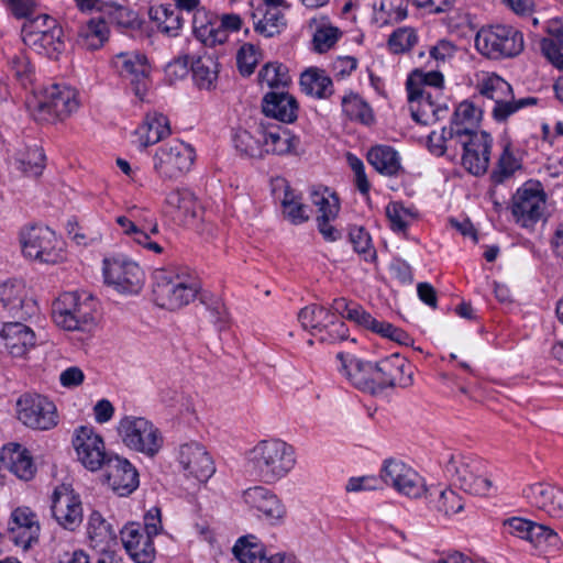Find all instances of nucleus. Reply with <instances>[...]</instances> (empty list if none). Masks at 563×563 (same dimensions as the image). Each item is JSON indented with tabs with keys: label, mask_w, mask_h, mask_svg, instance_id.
<instances>
[{
	"label": "nucleus",
	"mask_w": 563,
	"mask_h": 563,
	"mask_svg": "<svg viewBox=\"0 0 563 563\" xmlns=\"http://www.w3.org/2000/svg\"><path fill=\"white\" fill-rule=\"evenodd\" d=\"M342 109L352 120H357L364 124L373 122L372 109L355 93H349L342 98Z\"/></svg>",
	"instance_id": "nucleus-52"
},
{
	"label": "nucleus",
	"mask_w": 563,
	"mask_h": 563,
	"mask_svg": "<svg viewBox=\"0 0 563 563\" xmlns=\"http://www.w3.org/2000/svg\"><path fill=\"white\" fill-rule=\"evenodd\" d=\"M418 42L416 30L409 26L399 27L388 38V47L394 54L410 51Z\"/></svg>",
	"instance_id": "nucleus-53"
},
{
	"label": "nucleus",
	"mask_w": 563,
	"mask_h": 563,
	"mask_svg": "<svg viewBox=\"0 0 563 563\" xmlns=\"http://www.w3.org/2000/svg\"><path fill=\"white\" fill-rule=\"evenodd\" d=\"M476 49L489 59L500 60L518 56L525 48L521 31L511 25L496 24L482 27L475 37Z\"/></svg>",
	"instance_id": "nucleus-4"
},
{
	"label": "nucleus",
	"mask_w": 563,
	"mask_h": 563,
	"mask_svg": "<svg viewBox=\"0 0 563 563\" xmlns=\"http://www.w3.org/2000/svg\"><path fill=\"white\" fill-rule=\"evenodd\" d=\"M73 444L78 461L89 471H98L108 463L104 442L91 427L82 426L75 431Z\"/></svg>",
	"instance_id": "nucleus-16"
},
{
	"label": "nucleus",
	"mask_w": 563,
	"mask_h": 563,
	"mask_svg": "<svg viewBox=\"0 0 563 563\" xmlns=\"http://www.w3.org/2000/svg\"><path fill=\"white\" fill-rule=\"evenodd\" d=\"M96 302L89 294L68 291L53 303L55 323L68 331L84 330L93 322Z\"/></svg>",
	"instance_id": "nucleus-6"
},
{
	"label": "nucleus",
	"mask_w": 563,
	"mask_h": 563,
	"mask_svg": "<svg viewBox=\"0 0 563 563\" xmlns=\"http://www.w3.org/2000/svg\"><path fill=\"white\" fill-rule=\"evenodd\" d=\"M476 88L482 96L495 102L492 114L496 121L503 122L514 114L512 88L504 78L495 73H485L478 78Z\"/></svg>",
	"instance_id": "nucleus-17"
},
{
	"label": "nucleus",
	"mask_w": 563,
	"mask_h": 563,
	"mask_svg": "<svg viewBox=\"0 0 563 563\" xmlns=\"http://www.w3.org/2000/svg\"><path fill=\"white\" fill-rule=\"evenodd\" d=\"M165 202L175 221L187 227H198L202 208L190 190L173 189L167 194Z\"/></svg>",
	"instance_id": "nucleus-24"
},
{
	"label": "nucleus",
	"mask_w": 563,
	"mask_h": 563,
	"mask_svg": "<svg viewBox=\"0 0 563 563\" xmlns=\"http://www.w3.org/2000/svg\"><path fill=\"white\" fill-rule=\"evenodd\" d=\"M40 530L37 516L31 508L23 506L12 511L9 532L15 545L24 551L31 549L38 542Z\"/></svg>",
	"instance_id": "nucleus-21"
},
{
	"label": "nucleus",
	"mask_w": 563,
	"mask_h": 563,
	"mask_svg": "<svg viewBox=\"0 0 563 563\" xmlns=\"http://www.w3.org/2000/svg\"><path fill=\"white\" fill-rule=\"evenodd\" d=\"M377 391L387 387L406 388L412 384V366L398 353L382 358L375 364Z\"/></svg>",
	"instance_id": "nucleus-18"
},
{
	"label": "nucleus",
	"mask_w": 563,
	"mask_h": 563,
	"mask_svg": "<svg viewBox=\"0 0 563 563\" xmlns=\"http://www.w3.org/2000/svg\"><path fill=\"white\" fill-rule=\"evenodd\" d=\"M300 87L306 95L325 98L332 93L333 84L324 70L310 68L301 74Z\"/></svg>",
	"instance_id": "nucleus-41"
},
{
	"label": "nucleus",
	"mask_w": 563,
	"mask_h": 563,
	"mask_svg": "<svg viewBox=\"0 0 563 563\" xmlns=\"http://www.w3.org/2000/svg\"><path fill=\"white\" fill-rule=\"evenodd\" d=\"M520 168L521 158L514 154V152L510 150V144L508 143L499 158L498 169L493 173V179L497 184L504 183Z\"/></svg>",
	"instance_id": "nucleus-54"
},
{
	"label": "nucleus",
	"mask_w": 563,
	"mask_h": 563,
	"mask_svg": "<svg viewBox=\"0 0 563 563\" xmlns=\"http://www.w3.org/2000/svg\"><path fill=\"white\" fill-rule=\"evenodd\" d=\"M177 460L187 477L206 482L214 473V464L206 448L198 442L184 443L178 449Z\"/></svg>",
	"instance_id": "nucleus-19"
},
{
	"label": "nucleus",
	"mask_w": 563,
	"mask_h": 563,
	"mask_svg": "<svg viewBox=\"0 0 563 563\" xmlns=\"http://www.w3.org/2000/svg\"><path fill=\"white\" fill-rule=\"evenodd\" d=\"M52 514L63 528L74 531L82 521L79 496L69 486L56 487L52 496Z\"/></svg>",
	"instance_id": "nucleus-20"
},
{
	"label": "nucleus",
	"mask_w": 563,
	"mask_h": 563,
	"mask_svg": "<svg viewBox=\"0 0 563 563\" xmlns=\"http://www.w3.org/2000/svg\"><path fill=\"white\" fill-rule=\"evenodd\" d=\"M191 70L196 84L203 89H210L218 77V64L209 55L192 60Z\"/></svg>",
	"instance_id": "nucleus-48"
},
{
	"label": "nucleus",
	"mask_w": 563,
	"mask_h": 563,
	"mask_svg": "<svg viewBox=\"0 0 563 563\" xmlns=\"http://www.w3.org/2000/svg\"><path fill=\"white\" fill-rule=\"evenodd\" d=\"M104 467L107 482L119 496H129L139 487V473L126 459L111 456Z\"/></svg>",
	"instance_id": "nucleus-26"
},
{
	"label": "nucleus",
	"mask_w": 563,
	"mask_h": 563,
	"mask_svg": "<svg viewBox=\"0 0 563 563\" xmlns=\"http://www.w3.org/2000/svg\"><path fill=\"white\" fill-rule=\"evenodd\" d=\"M20 244L26 258L46 264L57 263L62 258L60 242L48 227L31 225L22 229Z\"/></svg>",
	"instance_id": "nucleus-9"
},
{
	"label": "nucleus",
	"mask_w": 563,
	"mask_h": 563,
	"mask_svg": "<svg viewBox=\"0 0 563 563\" xmlns=\"http://www.w3.org/2000/svg\"><path fill=\"white\" fill-rule=\"evenodd\" d=\"M368 163L380 174L396 176L400 169V157L391 146L377 144L367 153Z\"/></svg>",
	"instance_id": "nucleus-38"
},
{
	"label": "nucleus",
	"mask_w": 563,
	"mask_h": 563,
	"mask_svg": "<svg viewBox=\"0 0 563 563\" xmlns=\"http://www.w3.org/2000/svg\"><path fill=\"white\" fill-rule=\"evenodd\" d=\"M108 22L106 18L91 19L82 29L81 35L87 40L89 47L96 49L100 47L108 36Z\"/></svg>",
	"instance_id": "nucleus-56"
},
{
	"label": "nucleus",
	"mask_w": 563,
	"mask_h": 563,
	"mask_svg": "<svg viewBox=\"0 0 563 563\" xmlns=\"http://www.w3.org/2000/svg\"><path fill=\"white\" fill-rule=\"evenodd\" d=\"M386 216L390 222L391 230L395 232H405L409 225V220L413 217L400 202L388 203Z\"/></svg>",
	"instance_id": "nucleus-57"
},
{
	"label": "nucleus",
	"mask_w": 563,
	"mask_h": 563,
	"mask_svg": "<svg viewBox=\"0 0 563 563\" xmlns=\"http://www.w3.org/2000/svg\"><path fill=\"white\" fill-rule=\"evenodd\" d=\"M244 501L253 509L265 516L272 522L284 519L286 508L279 498L263 486H254L243 493Z\"/></svg>",
	"instance_id": "nucleus-28"
},
{
	"label": "nucleus",
	"mask_w": 563,
	"mask_h": 563,
	"mask_svg": "<svg viewBox=\"0 0 563 563\" xmlns=\"http://www.w3.org/2000/svg\"><path fill=\"white\" fill-rule=\"evenodd\" d=\"M103 18H106L108 24L125 29L133 24L135 14L124 7L108 4L106 15Z\"/></svg>",
	"instance_id": "nucleus-60"
},
{
	"label": "nucleus",
	"mask_w": 563,
	"mask_h": 563,
	"mask_svg": "<svg viewBox=\"0 0 563 563\" xmlns=\"http://www.w3.org/2000/svg\"><path fill=\"white\" fill-rule=\"evenodd\" d=\"M338 358L341 361L340 371L355 387L371 394L378 393L377 383L375 382V364L354 357L345 358L343 353H339Z\"/></svg>",
	"instance_id": "nucleus-29"
},
{
	"label": "nucleus",
	"mask_w": 563,
	"mask_h": 563,
	"mask_svg": "<svg viewBox=\"0 0 563 563\" xmlns=\"http://www.w3.org/2000/svg\"><path fill=\"white\" fill-rule=\"evenodd\" d=\"M427 87L429 90L441 95L443 86V75L440 71H423L421 69L413 70L407 79L406 87L412 86Z\"/></svg>",
	"instance_id": "nucleus-55"
},
{
	"label": "nucleus",
	"mask_w": 563,
	"mask_h": 563,
	"mask_svg": "<svg viewBox=\"0 0 563 563\" xmlns=\"http://www.w3.org/2000/svg\"><path fill=\"white\" fill-rule=\"evenodd\" d=\"M134 134L139 141H163L172 134L169 120L162 113H148Z\"/></svg>",
	"instance_id": "nucleus-40"
},
{
	"label": "nucleus",
	"mask_w": 563,
	"mask_h": 563,
	"mask_svg": "<svg viewBox=\"0 0 563 563\" xmlns=\"http://www.w3.org/2000/svg\"><path fill=\"white\" fill-rule=\"evenodd\" d=\"M382 478L398 493L410 498H419L428 493L423 478L400 460H386L382 470Z\"/></svg>",
	"instance_id": "nucleus-14"
},
{
	"label": "nucleus",
	"mask_w": 563,
	"mask_h": 563,
	"mask_svg": "<svg viewBox=\"0 0 563 563\" xmlns=\"http://www.w3.org/2000/svg\"><path fill=\"white\" fill-rule=\"evenodd\" d=\"M195 36L205 45L214 46L227 41V34L218 27L217 18L205 8L197 9L192 16Z\"/></svg>",
	"instance_id": "nucleus-34"
},
{
	"label": "nucleus",
	"mask_w": 563,
	"mask_h": 563,
	"mask_svg": "<svg viewBox=\"0 0 563 563\" xmlns=\"http://www.w3.org/2000/svg\"><path fill=\"white\" fill-rule=\"evenodd\" d=\"M273 195L280 200L282 213L291 224L298 225L309 220L308 207L301 197L289 186L284 177H275L271 181Z\"/></svg>",
	"instance_id": "nucleus-23"
},
{
	"label": "nucleus",
	"mask_w": 563,
	"mask_h": 563,
	"mask_svg": "<svg viewBox=\"0 0 563 563\" xmlns=\"http://www.w3.org/2000/svg\"><path fill=\"white\" fill-rule=\"evenodd\" d=\"M238 66L243 76H250L258 63V54L252 44H244L238 52Z\"/></svg>",
	"instance_id": "nucleus-61"
},
{
	"label": "nucleus",
	"mask_w": 563,
	"mask_h": 563,
	"mask_svg": "<svg viewBox=\"0 0 563 563\" xmlns=\"http://www.w3.org/2000/svg\"><path fill=\"white\" fill-rule=\"evenodd\" d=\"M111 64L121 77L130 78L133 84H140L150 73L146 56L139 52L119 53Z\"/></svg>",
	"instance_id": "nucleus-35"
},
{
	"label": "nucleus",
	"mask_w": 563,
	"mask_h": 563,
	"mask_svg": "<svg viewBox=\"0 0 563 563\" xmlns=\"http://www.w3.org/2000/svg\"><path fill=\"white\" fill-rule=\"evenodd\" d=\"M527 497L531 503L554 518H563V490L545 484L529 487Z\"/></svg>",
	"instance_id": "nucleus-33"
},
{
	"label": "nucleus",
	"mask_w": 563,
	"mask_h": 563,
	"mask_svg": "<svg viewBox=\"0 0 563 563\" xmlns=\"http://www.w3.org/2000/svg\"><path fill=\"white\" fill-rule=\"evenodd\" d=\"M263 113L283 123H292L298 117V102L284 90H272L263 97Z\"/></svg>",
	"instance_id": "nucleus-30"
},
{
	"label": "nucleus",
	"mask_w": 563,
	"mask_h": 563,
	"mask_svg": "<svg viewBox=\"0 0 563 563\" xmlns=\"http://www.w3.org/2000/svg\"><path fill=\"white\" fill-rule=\"evenodd\" d=\"M333 313L328 308L319 305H309L302 308L298 313V320L301 325L310 330L314 336L324 331Z\"/></svg>",
	"instance_id": "nucleus-43"
},
{
	"label": "nucleus",
	"mask_w": 563,
	"mask_h": 563,
	"mask_svg": "<svg viewBox=\"0 0 563 563\" xmlns=\"http://www.w3.org/2000/svg\"><path fill=\"white\" fill-rule=\"evenodd\" d=\"M103 275L108 285L123 294H137L144 282L142 268L123 257L104 260Z\"/></svg>",
	"instance_id": "nucleus-15"
},
{
	"label": "nucleus",
	"mask_w": 563,
	"mask_h": 563,
	"mask_svg": "<svg viewBox=\"0 0 563 563\" xmlns=\"http://www.w3.org/2000/svg\"><path fill=\"white\" fill-rule=\"evenodd\" d=\"M262 86L266 85L273 90H283L290 82L288 69L280 63H267L258 73Z\"/></svg>",
	"instance_id": "nucleus-50"
},
{
	"label": "nucleus",
	"mask_w": 563,
	"mask_h": 563,
	"mask_svg": "<svg viewBox=\"0 0 563 563\" xmlns=\"http://www.w3.org/2000/svg\"><path fill=\"white\" fill-rule=\"evenodd\" d=\"M123 443L147 456H155L163 446V435L153 422L134 416H125L118 427Z\"/></svg>",
	"instance_id": "nucleus-8"
},
{
	"label": "nucleus",
	"mask_w": 563,
	"mask_h": 563,
	"mask_svg": "<svg viewBox=\"0 0 563 563\" xmlns=\"http://www.w3.org/2000/svg\"><path fill=\"white\" fill-rule=\"evenodd\" d=\"M87 532L93 547H101L102 549L114 538V531L111 526L98 511L91 512L88 520Z\"/></svg>",
	"instance_id": "nucleus-51"
},
{
	"label": "nucleus",
	"mask_w": 563,
	"mask_h": 563,
	"mask_svg": "<svg viewBox=\"0 0 563 563\" xmlns=\"http://www.w3.org/2000/svg\"><path fill=\"white\" fill-rule=\"evenodd\" d=\"M0 336L13 357H24L36 345L34 331L20 321L4 323Z\"/></svg>",
	"instance_id": "nucleus-27"
},
{
	"label": "nucleus",
	"mask_w": 563,
	"mask_h": 563,
	"mask_svg": "<svg viewBox=\"0 0 563 563\" xmlns=\"http://www.w3.org/2000/svg\"><path fill=\"white\" fill-rule=\"evenodd\" d=\"M440 104H431L426 101L409 102V110L412 119L421 124H428L432 120Z\"/></svg>",
	"instance_id": "nucleus-63"
},
{
	"label": "nucleus",
	"mask_w": 563,
	"mask_h": 563,
	"mask_svg": "<svg viewBox=\"0 0 563 563\" xmlns=\"http://www.w3.org/2000/svg\"><path fill=\"white\" fill-rule=\"evenodd\" d=\"M250 462L266 483H274L294 468L295 449L279 439L262 440L250 451Z\"/></svg>",
	"instance_id": "nucleus-2"
},
{
	"label": "nucleus",
	"mask_w": 563,
	"mask_h": 563,
	"mask_svg": "<svg viewBox=\"0 0 563 563\" xmlns=\"http://www.w3.org/2000/svg\"><path fill=\"white\" fill-rule=\"evenodd\" d=\"M432 507L446 516L460 512L463 509L462 498L452 489L434 490L427 493Z\"/></svg>",
	"instance_id": "nucleus-49"
},
{
	"label": "nucleus",
	"mask_w": 563,
	"mask_h": 563,
	"mask_svg": "<svg viewBox=\"0 0 563 563\" xmlns=\"http://www.w3.org/2000/svg\"><path fill=\"white\" fill-rule=\"evenodd\" d=\"M1 463L4 468L22 481L32 479L36 472L30 452L19 443H9L3 446Z\"/></svg>",
	"instance_id": "nucleus-32"
},
{
	"label": "nucleus",
	"mask_w": 563,
	"mask_h": 563,
	"mask_svg": "<svg viewBox=\"0 0 563 563\" xmlns=\"http://www.w3.org/2000/svg\"><path fill=\"white\" fill-rule=\"evenodd\" d=\"M16 418L33 430H49L57 426L58 415L55 404L38 394H23L15 405Z\"/></svg>",
	"instance_id": "nucleus-10"
},
{
	"label": "nucleus",
	"mask_w": 563,
	"mask_h": 563,
	"mask_svg": "<svg viewBox=\"0 0 563 563\" xmlns=\"http://www.w3.org/2000/svg\"><path fill=\"white\" fill-rule=\"evenodd\" d=\"M79 108L78 92L66 85H52L44 90L36 109V119L54 122L65 120Z\"/></svg>",
	"instance_id": "nucleus-11"
},
{
	"label": "nucleus",
	"mask_w": 563,
	"mask_h": 563,
	"mask_svg": "<svg viewBox=\"0 0 563 563\" xmlns=\"http://www.w3.org/2000/svg\"><path fill=\"white\" fill-rule=\"evenodd\" d=\"M349 238L354 250L362 254H373L372 239L367 231L362 227H352L349 231Z\"/></svg>",
	"instance_id": "nucleus-64"
},
{
	"label": "nucleus",
	"mask_w": 563,
	"mask_h": 563,
	"mask_svg": "<svg viewBox=\"0 0 563 563\" xmlns=\"http://www.w3.org/2000/svg\"><path fill=\"white\" fill-rule=\"evenodd\" d=\"M318 338L321 342L333 344L346 340L349 338V329L343 321L332 314L327 328L318 334Z\"/></svg>",
	"instance_id": "nucleus-58"
},
{
	"label": "nucleus",
	"mask_w": 563,
	"mask_h": 563,
	"mask_svg": "<svg viewBox=\"0 0 563 563\" xmlns=\"http://www.w3.org/2000/svg\"><path fill=\"white\" fill-rule=\"evenodd\" d=\"M21 34L27 47L48 58H57L65 48L62 26L47 14L27 19L23 23Z\"/></svg>",
	"instance_id": "nucleus-5"
},
{
	"label": "nucleus",
	"mask_w": 563,
	"mask_h": 563,
	"mask_svg": "<svg viewBox=\"0 0 563 563\" xmlns=\"http://www.w3.org/2000/svg\"><path fill=\"white\" fill-rule=\"evenodd\" d=\"M482 110L473 102L464 100L455 109L450 126V137L467 136L470 141L477 137Z\"/></svg>",
	"instance_id": "nucleus-31"
},
{
	"label": "nucleus",
	"mask_w": 563,
	"mask_h": 563,
	"mask_svg": "<svg viewBox=\"0 0 563 563\" xmlns=\"http://www.w3.org/2000/svg\"><path fill=\"white\" fill-rule=\"evenodd\" d=\"M376 21L382 24H391L407 16L406 0H379L373 4Z\"/></svg>",
	"instance_id": "nucleus-47"
},
{
	"label": "nucleus",
	"mask_w": 563,
	"mask_h": 563,
	"mask_svg": "<svg viewBox=\"0 0 563 563\" xmlns=\"http://www.w3.org/2000/svg\"><path fill=\"white\" fill-rule=\"evenodd\" d=\"M122 233L132 239L146 251L155 254L163 253V246L153 238L159 234L158 224L155 219L142 218L140 210L135 207L129 210L126 216H119L115 219Z\"/></svg>",
	"instance_id": "nucleus-13"
},
{
	"label": "nucleus",
	"mask_w": 563,
	"mask_h": 563,
	"mask_svg": "<svg viewBox=\"0 0 563 563\" xmlns=\"http://www.w3.org/2000/svg\"><path fill=\"white\" fill-rule=\"evenodd\" d=\"M372 331L399 344L409 345L412 342L410 335L402 329L397 328L389 322L379 321L377 319Z\"/></svg>",
	"instance_id": "nucleus-59"
},
{
	"label": "nucleus",
	"mask_w": 563,
	"mask_h": 563,
	"mask_svg": "<svg viewBox=\"0 0 563 563\" xmlns=\"http://www.w3.org/2000/svg\"><path fill=\"white\" fill-rule=\"evenodd\" d=\"M153 278L156 303L170 310L188 305L199 290L196 276L187 268H159L154 272Z\"/></svg>",
	"instance_id": "nucleus-1"
},
{
	"label": "nucleus",
	"mask_w": 563,
	"mask_h": 563,
	"mask_svg": "<svg viewBox=\"0 0 563 563\" xmlns=\"http://www.w3.org/2000/svg\"><path fill=\"white\" fill-rule=\"evenodd\" d=\"M121 541L136 563H152L155 559L153 538L137 522L126 523L120 531Z\"/></svg>",
	"instance_id": "nucleus-25"
},
{
	"label": "nucleus",
	"mask_w": 563,
	"mask_h": 563,
	"mask_svg": "<svg viewBox=\"0 0 563 563\" xmlns=\"http://www.w3.org/2000/svg\"><path fill=\"white\" fill-rule=\"evenodd\" d=\"M313 25H316L313 34L314 49L319 53H324L338 42L341 36V32L338 27L328 23L327 16H322L320 20L317 18L311 19L309 26L312 29Z\"/></svg>",
	"instance_id": "nucleus-44"
},
{
	"label": "nucleus",
	"mask_w": 563,
	"mask_h": 563,
	"mask_svg": "<svg viewBox=\"0 0 563 563\" xmlns=\"http://www.w3.org/2000/svg\"><path fill=\"white\" fill-rule=\"evenodd\" d=\"M311 202L317 207V219H336L340 211V200L335 192L327 187L312 189Z\"/></svg>",
	"instance_id": "nucleus-42"
},
{
	"label": "nucleus",
	"mask_w": 563,
	"mask_h": 563,
	"mask_svg": "<svg viewBox=\"0 0 563 563\" xmlns=\"http://www.w3.org/2000/svg\"><path fill=\"white\" fill-rule=\"evenodd\" d=\"M240 563H268L263 545L254 536L241 537L232 549Z\"/></svg>",
	"instance_id": "nucleus-45"
},
{
	"label": "nucleus",
	"mask_w": 563,
	"mask_h": 563,
	"mask_svg": "<svg viewBox=\"0 0 563 563\" xmlns=\"http://www.w3.org/2000/svg\"><path fill=\"white\" fill-rule=\"evenodd\" d=\"M255 32L266 37H273L286 26L285 15L276 7L257 5L251 12Z\"/></svg>",
	"instance_id": "nucleus-36"
},
{
	"label": "nucleus",
	"mask_w": 563,
	"mask_h": 563,
	"mask_svg": "<svg viewBox=\"0 0 563 563\" xmlns=\"http://www.w3.org/2000/svg\"><path fill=\"white\" fill-rule=\"evenodd\" d=\"M527 541L536 547H540L544 542L550 545H558L559 537L552 529L532 521Z\"/></svg>",
	"instance_id": "nucleus-62"
},
{
	"label": "nucleus",
	"mask_w": 563,
	"mask_h": 563,
	"mask_svg": "<svg viewBox=\"0 0 563 563\" xmlns=\"http://www.w3.org/2000/svg\"><path fill=\"white\" fill-rule=\"evenodd\" d=\"M0 300L13 317L21 320H26L38 311L36 301L27 297L24 283L18 279L8 280L0 286Z\"/></svg>",
	"instance_id": "nucleus-22"
},
{
	"label": "nucleus",
	"mask_w": 563,
	"mask_h": 563,
	"mask_svg": "<svg viewBox=\"0 0 563 563\" xmlns=\"http://www.w3.org/2000/svg\"><path fill=\"white\" fill-rule=\"evenodd\" d=\"M45 161L46 156L41 145L23 143L14 156V166L25 176L37 177L45 168Z\"/></svg>",
	"instance_id": "nucleus-37"
},
{
	"label": "nucleus",
	"mask_w": 563,
	"mask_h": 563,
	"mask_svg": "<svg viewBox=\"0 0 563 563\" xmlns=\"http://www.w3.org/2000/svg\"><path fill=\"white\" fill-rule=\"evenodd\" d=\"M150 16L158 23L162 32L169 36H176L183 26V18L180 12L175 8L167 5H158L150 9Z\"/></svg>",
	"instance_id": "nucleus-46"
},
{
	"label": "nucleus",
	"mask_w": 563,
	"mask_h": 563,
	"mask_svg": "<svg viewBox=\"0 0 563 563\" xmlns=\"http://www.w3.org/2000/svg\"><path fill=\"white\" fill-rule=\"evenodd\" d=\"M195 158L190 143H165L154 155V168L161 177L174 179L189 172Z\"/></svg>",
	"instance_id": "nucleus-12"
},
{
	"label": "nucleus",
	"mask_w": 563,
	"mask_h": 563,
	"mask_svg": "<svg viewBox=\"0 0 563 563\" xmlns=\"http://www.w3.org/2000/svg\"><path fill=\"white\" fill-rule=\"evenodd\" d=\"M462 165L475 176L486 173L489 164V143H462Z\"/></svg>",
	"instance_id": "nucleus-39"
},
{
	"label": "nucleus",
	"mask_w": 563,
	"mask_h": 563,
	"mask_svg": "<svg viewBox=\"0 0 563 563\" xmlns=\"http://www.w3.org/2000/svg\"><path fill=\"white\" fill-rule=\"evenodd\" d=\"M445 472L466 493L487 496L494 489L487 464L477 456L453 453L445 464Z\"/></svg>",
	"instance_id": "nucleus-3"
},
{
	"label": "nucleus",
	"mask_w": 563,
	"mask_h": 563,
	"mask_svg": "<svg viewBox=\"0 0 563 563\" xmlns=\"http://www.w3.org/2000/svg\"><path fill=\"white\" fill-rule=\"evenodd\" d=\"M510 209L518 225L533 229L547 209V195L542 184L537 180L526 181L514 194Z\"/></svg>",
	"instance_id": "nucleus-7"
}]
</instances>
